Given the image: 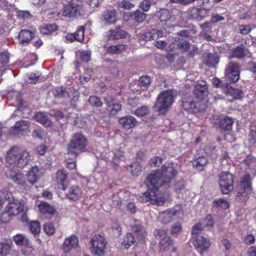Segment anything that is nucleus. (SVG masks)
Wrapping results in <instances>:
<instances>
[{
	"label": "nucleus",
	"mask_w": 256,
	"mask_h": 256,
	"mask_svg": "<svg viewBox=\"0 0 256 256\" xmlns=\"http://www.w3.org/2000/svg\"><path fill=\"white\" fill-rule=\"evenodd\" d=\"M192 162L193 166L198 171L202 170L207 164V161H192Z\"/></svg>",
	"instance_id": "obj_51"
},
{
	"label": "nucleus",
	"mask_w": 256,
	"mask_h": 256,
	"mask_svg": "<svg viewBox=\"0 0 256 256\" xmlns=\"http://www.w3.org/2000/svg\"><path fill=\"white\" fill-rule=\"evenodd\" d=\"M158 35L156 32V30L152 29L148 33L146 34V38L148 40H156L158 38Z\"/></svg>",
	"instance_id": "obj_60"
},
{
	"label": "nucleus",
	"mask_w": 256,
	"mask_h": 256,
	"mask_svg": "<svg viewBox=\"0 0 256 256\" xmlns=\"http://www.w3.org/2000/svg\"><path fill=\"white\" fill-rule=\"evenodd\" d=\"M112 228L114 234L116 236H120L122 234V227L118 224H114L112 226Z\"/></svg>",
	"instance_id": "obj_61"
},
{
	"label": "nucleus",
	"mask_w": 256,
	"mask_h": 256,
	"mask_svg": "<svg viewBox=\"0 0 256 256\" xmlns=\"http://www.w3.org/2000/svg\"><path fill=\"white\" fill-rule=\"evenodd\" d=\"M219 185L223 194H228L234 188V176L228 172H222L220 175Z\"/></svg>",
	"instance_id": "obj_8"
},
{
	"label": "nucleus",
	"mask_w": 256,
	"mask_h": 256,
	"mask_svg": "<svg viewBox=\"0 0 256 256\" xmlns=\"http://www.w3.org/2000/svg\"><path fill=\"white\" fill-rule=\"evenodd\" d=\"M78 246V240L77 237L74 235L66 238L62 244V249L64 253H68Z\"/></svg>",
	"instance_id": "obj_18"
},
{
	"label": "nucleus",
	"mask_w": 256,
	"mask_h": 256,
	"mask_svg": "<svg viewBox=\"0 0 256 256\" xmlns=\"http://www.w3.org/2000/svg\"><path fill=\"white\" fill-rule=\"evenodd\" d=\"M84 26H81L78 28L77 30L74 32L77 41L79 42H82L84 41Z\"/></svg>",
	"instance_id": "obj_47"
},
{
	"label": "nucleus",
	"mask_w": 256,
	"mask_h": 256,
	"mask_svg": "<svg viewBox=\"0 0 256 256\" xmlns=\"http://www.w3.org/2000/svg\"><path fill=\"white\" fill-rule=\"evenodd\" d=\"M104 100L110 114L114 115L121 110V105L116 102L111 96H107Z\"/></svg>",
	"instance_id": "obj_21"
},
{
	"label": "nucleus",
	"mask_w": 256,
	"mask_h": 256,
	"mask_svg": "<svg viewBox=\"0 0 256 256\" xmlns=\"http://www.w3.org/2000/svg\"><path fill=\"white\" fill-rule=\"evenodd\" d=\"M182 214V210L180 206H176L160 214V218L164 223H168L172 220L178 218Z\"/></svg>",
	"instance_id": "obj_12"
},
{
	"label": "nucleus",
	"mask_w": 256,
	"mask_h": 256,
	"mask_svg": "<svg viewBox=\"0 0 256 256\" xmlns=\"http://www.w3.org/2000/svg\"><path fill=\"white\" fill-rule=\"evenodd\" d=\"M66 196L69 200L76 201L81 198V190L79 187L76 186H70L68 189Z\"/></svg>",
	"instance_id": "obj_25"
},
{
	"label": "nucleus",
	"mask_w": 256,
	"mask_h": 256,
	"mask_svg": "<svg viewBox=\"0 0 256 256\" xmlns=\"http://www.w3.org/2000/svg\"><path fill=\"white\" fill-rule=\"evenodd\" d=\"M13 216H12L9 214L6 210L4 212H3L0 216V220L2 222L7 223L8 222L11 220L12 217Z\"/></svg>",
	"instance_id": "obj_54"
},
{
	"label": "nucleus",
	"mask_w": 256,
	"mask_h": 256,
	"mask_svg": "<svg viewBox=\"0 0 256 256\" xmlns=\"http://www.w3.org/2000/svg\"><path fill=\"white\" fill-rule=\"evenodd\" d=\"M214 203L218 207V208L222 209H226L228 208V202L224 199H219L218 200H215Z\"/></svg>",
	"instance_id": "obj_48"
},
{
	"label": "nucleus",
	"mask_w": 256,
	"mask_h": 256,
	"mask_svg": "<svg viewBox=\"0 0 256 256\" xmlns=\"http://www.w3.org/2000/svg\"><path fill=\"white\" fill-rule=\"evenodd\" d=\"M204 226L201 223H198L194 225L192 228V234L193 235L198 236L204 229Z\"/></svg>",
	"instance_id": "obj_56"
},
{
	"label": "nucleus",
	"mask_w": 256,
	"mask_h": 256,
	"mask_svg": "<svg viewBox=\"0 0 256 256\" xmlns=\"http://www.w3.org/2000/svg\"><path fill=\"white\" fill-rule=\"evenodd\" d=\"M248 140L251 146L256 145V131L251 130L249 134Z\"/></svg>",
	"instance_id": "obj_58"
},
{
	"label": "nucleus",
	"mask_w": 256,
	"mask_h": 256,
	"mask_svg": "<svg viewBox=\"0 0 256 256\" xmlns=\"http://www.w3.org/2000/svg\"><path fill=\"white\" fill-rule=\"evenodd\" d=\"M40 212L51 218L56 212V210L54 206L44 202H41L38 205Z\"/></svg>",
	"instance_id": "obj_24"
},
{
	"label": "nucleus",
	"mask_w": 256,
	"mask_h": 256,
	"mask_svg": "<svg viewBox=\"0 0 256 256\" xmlns=\"http://www.w3.org/2000/svg\"><path fill=\"white\" fill-rule=\"evenodd\" d=\"M132 230L134 235L132 233H128L122 242V245L126 249L134 244L135 242V236H136L138 241L143 240L145 238V231L141 225L135 224L132 226Z\"/></svg>",
	"instance_id": "obj_6"
},
{
	"label": "nucleus",
	"mask_w": 256,
	"mask_h": 256,
	"mask_svg": "<svg viewBox=\"0 0 256 256\" xmlns=\"http://www.w3.org/2000/svg\"><path fill=\"white\" fill-rule=\"evenodd\" d=\"M174 102L172 91L165 90L159 94L154 104L155 110L160 114H164Z\"/></svg>",
	"instance_id": "obj_3"
},
{
	"label": "nucleus",
	"mask_w": 256,
	"mask_h": 256,
	"mask_svg": "<svg viewBox=\"0 0 256 256\" xmlns=\"http://www.w3.org/2000/svg\"><path fill=\"white\" fill-rule=\"evenodd\" d=\"M12 179L14 182L19 185L22 186H26V178L22 174H16L12 176Z\"/></svg>",
	"instance_id": "obj_37"
},
{
	"label": "nucleus",
	"mask_w": 256,
	"mask_h": 256,
	"mask_svg": "<svg viewBox=\"0 0 256 256\" xmlns=\"http://www.w3.org/2000/svg\"><path fill=\"white\" fill-rule=\"evenodd\" d=\"M39 170L37 166L32 167L26 174L28 182L32 184H35L39 178Z\"/></svg>",
	"instance_id": "obj_26"
},
{
	"label": "nucleus",
	"mask_w": 256,
	"mask_h": 256,
	"mask_svg": "<svg viewBox=\"0 0 256 256\" xmlns=\"http://www.w3.org/2000/svg\"><path fill=\"white\" fill-rule=\"evenodd\" d=\"M149 112L148 108L146 106H142L137 108L134 112V114L138 116H142L148 114Z\"/></svg>",
	"instance_id": "obj_42"
},
{
	"label": "nucleus",
	"mask_w": 256,
	"mask_h": 256,
	"mask_svg": "<svg viewBox=\"0 0 256 256\" xmlns=\"http://www.w3.org/2000/svg\"><path fill=\"white\" fill-rule=\"evenodd\" d=\"M127 170L135 176H138L142 172V166L138 161H134L130 165H128Z\"/></svg>",
	"instance_id": "obj_30"
},
{
	"label": "nucleus",
	"mask_w": 256,
	"mask_h": 256,
	"mask_svg": "<svg viewBox=\"0 0 256 256\" xmlns=\"http://www.w3.org/2000/svg\"><path fill=\"white\" fill-rule=\"evenodd\" d=\"M234 120L229 117H226L220 122V126L222 130H230L232 129Z\"/></svg>",
	"instance_id": "obj_34"
},
{
	"label": "nucleus",
	"mask_w": 256,
	"mask_h": 256,
	"mask_svg": "<svg viewBox=\"0 0 256 256\" xmlns=\"http://www.w3.org/2000/svg\"><path fill=\"white\" fill-rule=\"evenodd\" d=\"M255 238L252 234H248L244 239V242L248 245H251L254 242Z\"/></svg>",
	"instance_id": "obj_64"
},
{
	"label": "nucleus",
	"mask_w": 256,
	"mask_h": 256,
	"mask_svg": "<svg viewBox=\"0 0 256 256\" xmlns=\"http://www.w3.org/2000/svg\"><path fill=\"white\" fill-rule=\"evenodd\" d=\"M225 87L226 88L225 92L226 94L232 96L234 98H240L242 96V90L234 88L228 84H226Z\"/></svg>",
	"instance_id": "obj_33"
},
{
	"label": "nucleus",
	"mask_w": 256,
	"mask_h": 256,
	"mask_svg": "<svg viewBox=\"0 0 256 256\" xmlns=\"http://www.w3.org/2000/svg\"><path fill=\"white\" fill-rule=\"evenodd\" d=\"M174 244V240L170 236H166V238L160 242V244L163 246L164 249L166 248L172 246Z\"/></svg>",
	"instance_id": "obj_46"
},
{
	"label": "nucleus",
	"mask_w": 256,
	"mask_h": 256,
	"mask_svg": "<svg viewBox=\"0 0 256 256\" xmlns=\"http://www.w3.org/2000/svg\"><path fill=\"white\" fill-rule=\"evenodd\" d=\"M87 144V138L83 134L80 132L74 133L68 144L67 153L68 154L76 156L80 153L84 152Z\"/></svg>",
	"instance_id": "obj_2"
},
{
	"label": "nucleus",
	"mask_w": 256,
	"mask_h": 256,
	"mask_svg": "<svg viewBox=\"0 0 256 256\" xmlns=\"http://www.w3.org/2000/svg\"><path fill=\"white\" fill-rule=\"evenodd\" d=\"M0 195L8 202V204L6 208V210L12 216L18 214V200L14 198L11 192L3 190L0 192Z\"/></svg>",
	"instance_id": "obj_9"
},
{
	"label": "nucleus",
	"mask_w": 256,
	"mask_h": 256,
	"mask_svg": "<svg viewBox=\"0 0 256 256\" xmlns=\"http://www.w3.org/2000/svg\"><path fill=\"white\" fill-rule=\"evenodd\" d=\"M194 94L197 98L200 99V102L203 103L206 100V106L207 105L208 100L206 96L208 94V86L204 81L198 82L195 86Z\"/></svg>",
	"instance_id": "obj_14"
},
{
	"label": "nucleus",
	"mask_w": 256,
	"mask_h": 256,
	"mask_svg": "<svg viewBox=\"0 0 256 256\" xmlns=\"http://www.w3.org/2000/svg\"><path fill=\"white\" fill-rule=\"evenodd\" d=\"M88 102L93 106L100 107L102 104V102L100 98L95 96H90L89 98Z\"/></svg>",
	"instance_id": "obj_41"
},
{
	"label": "nucleus",
	"mask_w": 256,
	"mask_h": 256,
	"mask_svg": "<svg viewBox=\"0 0 256 256\" xmlns=\"http://www.w3.org/2000/svg\"><path fill=\"white\" fill-rule=\"evenodd\" d=\"M30 230L32 233L36 235L40 233V222L37 220H34L30 224Z\"/></svg>",
	"instance_id": "obj_40"
},
{
	"label": "nucleus",
	"mask_w": 256,
	"mask_h": 256,
	"mask_svg": "<svg viewBox=\"0 0 256 256\" xmlns=\"http://www.w3.org/2000/svg\"><path fill=\"white\" fill-rule=\"evenodd\" d=\"M150 78L149 76H142L139 80L138 85L144 87H147L150 84Z\"/></svg>",
	"instance_id": "obj_49"
},
{
	"label": "nucleus",
	"mask_w": 256,
	"mask_h": 256,
	"mask_svg": "<svg viewBox=\"0 0 256 256\" xmlns=\"http://www.w3.org/2000/svg\"><path fill=\"white\" fill-rule=\"evenodd\" d=\"M251 186L250 175L246 174L236 187L237 192L236 198L242 201H246L252 192Z\"/></svg>",
	"instance_id": "obj_5"
},
{
	"label": "nucleus",
	"mask_w": 256,
	"mask_h": 256,
	"mask_svg": "<svg viewBox=\"0 0 256 256\" xmlns=\"http://www.w3.org/2000/svg\"><path fill=\"white\" fill-rule=\"evenodd\" d=\"M68 178V174L64 170H59L56 173V180L58 184L59 188L62 190H65V182Z\"/></svg>",
	"instance_id": "obj_27"
},
{
	"label": "nucleus",
	"mask_w": 256,
	"mask_h": 256,
	"mask_svg": "<svg viewBox=\"0 0 256 256\" xmlns=\"http://www.w3.org/2000/svg\"><path fill=\"white\" fill-rule=\"evenodd\" d=\"M80 58L84 62H88L90 59L91 52L90 50L80 51L79 52Z\"/></svg>",
	"instance_id": "obj_57"
},
{
	"label": "nucleus",
	"mask_w": 256,
	"mask_h": 256,
	"mask_svg": "<svg viewBox=\"0 0 256 256\" xmlns=\"http://www.w3.org/2000/svg\"><path fill=\"white\" fill-rule=\"evenodd\" d=\"M128 34L122 30L117 28L114 30H110L106 32V37L108 40H114L123 38L126 36Z\"/></svg>",
	"instance_id": "obj_22"
},
{
	"label": "nucleus",
	"mask_w": 256,
	"mask_h": 256,
	"mask_svg": "<svg viewBox=\"0 0 256 256\" xmlns=\"http://www.w3.org/2000/svg\"><path fill=\"white\" fill-rule=\"evenodd\" d=\"M29 156V154L25 150L14 147L7 154V160H24Z\"/></svg>",
	"instance_id": "obj_15"
},
{
	"label": "nucleus",
	"mask_w": 256,
	"mask_h": 256,
	"mask_svg": "<svg viewBox=\"0 0 256 256\" xmlns=\"http://www.w3.org/2000/svg\"><path fill=\"white\" fill-rule=\"evenodd\" d=\"M33 34L27 30H22L20 32L18 35L20 42L22 44H28L32 39Z\"/></svg>",
	"instance_id": "obj_29"
},
{
	"label": "nucleus",
	"mask_w": 256,
	"mask_h": 256,
	"mask_svg": "<svg viewBox=\"0 0 256 256\" xmlns=\"http://www.w3.org/2000/svg\"><path fill=\"white\" fill-rule=\"evenodd\" d=\"M246 50H244V46L241 45L240 46L230 49L228 53V58H242L246 56Z\"/></svg>",
	"instance_id": "obj_23"
},
{
	"label": "nucleus",
	"mask_w": 256,
	"mask_h": 256,
	"mask_svg": "<svg viewBox=\"0 0 256 256\" xmlns=\"http://www.w3.org/2000/svg\"><path fill=\"white\" fill-rule=\"evenodd\" d=\"M210 8L204 7H191L187 11L188 15L190 19L197 21H201L209 16Z\"/></svg>",
	"instance_id": "obj_10"
},
{
	"label": "nucleus",
	"mask_w": 256,
	"mask_h": 256,
	"mask_svg": "<svg viewBox=\"0 0 256 256\" xmlns=\"http://www.w3.org/2000/svg\"><path fill=\"white\" fill-rule=\"evenodd\" d=\"M251 28L248 25H242L240 26V33L242 34H246L251 31Z\"/></svg>",
	"instance_id": "obj_63"
},
{
	"label": "nucleus",
	"mask_w": 256,
	"mask_h": 256,
	"mask_svg": "<svg viewBox=\"0 0 256 256\" xmlns=\"http://www.w3.org/2000/svg\"><path fill=\"white\" fill-rule=\"evenodd\" d=\"M154 234L158 239L160 240V241L164 239V238H166L167 236L166 231L162 229L155 230L154 231Z\"/></svg>",
	"instance_id": "obj_50"
},
{
	"label": "nucleus",
	"mask_w": 256,
	"mask_h": 256,
	"mask_svg": "<svg viewBox=\"0 0 256 256\" xmlns=\"http://www.w3.org/2000/svg\"><path fill=\"white\" fill-rule=\"evenodd\" d=\"M34 118L45 126H49L51 125V122L48 120L47 116L44 112L36 113L34 116Z\"/></svg>",
	"instance_id": "obj_31"
},
{
	"label": "nucleus",
	"mask_w": 256,
	"mask_h": 256,
	"mask_svg": "<svg viewBox=\"0 0 256 256\" xmlns=\"http://www.w3.org/2000/svg\"><path fill=\"white\" fill-rule=\"evenodd\" d=\"M56 30V26L55 24H46V26L42 27L40 31L44 34H49L52 32Z\"/></svg>",
	"instance_id": "obj_38"
},
{
	"label": "nucleus",
	"mask_w": 256,
	"mask_h": 256,
	"mask_svg": "<svg viewBox=\"0 0 256 256\" xmlns=\"http://www.w3.org/2000/svg\"><path fill=\"white\" fill-rule=\"evenodd\" d=\"M108 242L106 238L100 234L94 235L90 241V251L96 256H104Z\"/></svg>",
	"instance_id": "obj_4"
},
{
	"label": "nucleus",
	"mask_w": 256,
	"mask_h": 256,
	"mask_svg": "<svg viewBox=\"0 0 256 256\" xmlns=\"http://www.w3.org/2000/svg\"><path fill=\"white\" fill-rule=\"evenodd\" d=\"M192 242L196 250L202 255L210 246L209 240L200 236H196L192 238Z\"/></svg>",
	"instance_id": "obj_16"
},
{
	"label": "nucleus",
	"mask_w": 256,
	"mask_h": 256,
	"mask_svg": "<svg viewBox=\"0 0 256 256\" xmlns=\"http://www.w3.org/2000/svg\"><path fill=\"white\" fill-rule=\"evenodd\" d=\"M171 16L170 12L167 10H164L161 12L160 20L162 22H168L170 20Z\"/></svg>",
	"instance_id": "obj_44"
},
{
	"label": "nucleus",
	"mask_w": 256,
	"mask_h": 256,
	"mask_svg": "<svg viewBox=\"0 0 256 256\" xmlns=\"http://www.w3.org/2000/svg\"><path fill=\"white\" fill-rule=\"evenodd\" d=\"M182 224L180 222L174 223L172 226L170 232L172 236H177L182 232Z\"/></svg>",
	"instance_id": "obj_39"
},
{
	"label": "nucleus",
	"mask_w": 256,
	"mask_h": 256,
	"mask_svg": "<svg viewBox=\"0 0 256 256\" xmlns=\"http://www.w3.org/2000/svg\"><path fill=\"white\" fill-rule=\"evenodd\" d=\"M190 42L186 40L180 42L178 44V46L182 52H187L190 48Z\"/></svg>",
	"instance_id": "obj_53"
},
{
	"label": "nucleus",
	"mask_w": 256,
	"mask_h": 256,
	"mask_svg": "<svg viewBox=\"0 0 256 256\" xmlns=\"http://www.w3.org/2000/svg\"><path fill=\"white\" fill-rule=\"evenodd\" d=\"M240 66L236 62H230L225 70L226 78L230 82H235L240 78Z\"/></svg>",
	"instance_id": "obj_11"
},
{
	"label": "nucleus",
	"mask_w": 256,
	"mask_h": 256,
	"mask_svg": "<svg viewBox=\"0 0 256 256\" xmlns=\"http://www.w3.org/2000/svg\"><path fill=\"white\" fill-rule=\"evenodd\" d=\"M14 241L18 246L27 245L28 244V240L24 235L18 234L14 236Z\"/></svg>",
	"instance_id": "obj_35"
},
{
	"label": "nucleus",
	"mask_w": 256,
	"mask_h": 256,
	"mask_svg": "<svg viewBox=\"0 0 256 256\" xmlns=\"http://www.w3.org/2000/svg\"><path fill=\"white\" fill-rule=\"evenodd\" d=\"M138 200L142 202H150L152 204L161 206L164 203L166 199L160 196L158 192L148 188L146 192L140 196Z\"/></svg>",
	"instance_id": "obj_7"
},
{
	"label": "nucleus",
	"mask_w": 256,
	"mask_h": 256,
	"mask_svg": "<svg viewBox=\"0 0 256 256\" xmlns=\"http://www.w3.org/2000/svg\"><path fill=\"white\" fill-rule=\"evenodd\" d=\"M30 122L28 120H20L16 122L10 129V132L15 136H20L28 130Z\"/></svg>",
	"instance_id": "obj_17"
},
{
	"label": "nucleus",
	"mask_w": 256,
	"mask_h": 256,
	"mask_svg": "<svg viewBox=\"0 0 256 256\" xmlns=\"http://www.w3.org/2000/svg\"><path fill=\"white\" fill-rule=\"evenodd\" d=\"M44 230L48 235H52L55 231L53 224L51 223L46 224L44 226Z\"/></svg>",
	"instance_id": "obj_52"
},
{
	"label": "nucleus",
	"mask_w": 256,
	"mask_h": 256,
	"mask_svg": "<svg viewBox=\"0 0 256 256\" xmlns=\"http://www.w3.org/2000/svg\"><path fill=\"white\" fill-rule=\"evenodd\" d=\"M206 64L210 66H214L218 62V58L216 54H206L204 56Z\"/></svg>",
	"instance_id": "obj_32"
},
{
	"label": "nucleus",
	"mask_w": 256,
	"mask_h": 256,
	"mask_svg": "<svg viewBox=\"0 0 256 256\" xmlns=\"http://www.w3.org/2000/svg\"><path fill=\"white\" fill-rule=\"evenodd\" d=\"M176 171L172 166H162L161 170H156L149 174L146 182L147 188L159 194V188H167L170 186Z\"/></svg>",
	"instance_id": "obj_1"
},
{
	"label": "nucleus",
	"mask_w": 256,
	"mask_h": 256,
	"mask_svg": "<svg viewBox=\"0 0 256 256\" xmlns=\"http://www.w3.org/2000/svg\"><path fill=\"white\" fill-rule=\"evenodd\" d=\"M214 224V219L212 216L210 214H208L206 216V217L204 222V224L206 226H210L212 227Z\"/></svg>",
	"instance_id": "obj_62"
},
{
	"label": "nucleus",
	"mask_w": 256,
	"mask_h": 256,
	"mask_svg": "<svg viewBox=\"0 0 256 256\" xmlns=\"http://www.w3.org/2000/svg\"><path fill=\"white\" fill-rule=\"evenodd\" d=\"M118 122L122 128L130 130L136 126L138 122L134 117L128 116L120 118L118 120Z\"/></svg>",
	"instance_id": "obj_20"
},
{
	"label": "nucleus",
	"mask_w": 256,
	"mask_h": 256,
	"mask_svg": "<svg viewBox=\"0 0 256 256\" xmlns=\"http://www.w3.org/2000/svg\"><path fill=\"white\" fill-rule=\"evenodd\" d=\"M118 4L119 7L123 8L125 10H130L134 8V4L130 3L128 1L124 0L120 2H118Z\"/></svg>",
	"instance_id": "obj_55"
},
{
	"label": "nucleus",
	"mask_w": 256,
	"mask_h": 256,
	"mask_svg": "<svg viewBox=\"0 0 256 256\" xmlns=\"http://www.w3.org/2000/svg\"><path fill=\"white\" fill-rule=\"evenodd\" d=\"M102 22L105 24H110L116 22V11L106 10L104 12L102 18Z\"/></svg>",
	"instance_id": "obj_28"
},
{
	"label": "nucleus",
	"mask_w": 256,
	"mask_h": 256,
	"mask_svg": "<svg viewBox=\"0 0 256 256\" xmlns=\"http://www.w3.org/2000/svg\"><path fill=\"white\" fill-rule=\"evenodd\" d=\"M9 61L8 56L4 54H0V68H4Z\"/></svg>",
	"instance_id": "obj_59"
},
{
	"label": "nucleus",
	"mask_w": 256,
	"mask_h": 256,
	"mask_svg": "<svg viewBox=\"0 0 256 256\" xmlns=\"http://www.w3.org/2000/svg\"><path fill=\"white\" fill-rule=\"evenodd\" d=\"M126 49V45L123 44H118L116 46H111L108 48L109 52L112 54L120 53Z\"/></svg>",
	"instance_id": "obj_36"
},
{
	"label": "nucleus",
	"mask_w": 256,
	"mask_h": 256,
	"mask_svg": "<svg viewBox=\"0 0 256 256\" xmlns=\"http://www.w3.org/2000/svg\"><path fill=\"white\" fill-rule=\"evenodd\" d=\"M182 107L186 111L190 113H196L202 111L206 108V100L202 104L200 102V101L198 102L192 100L184 101Z\"/></svg>",
	"instance_id": "obj_13"
},
{
	"label": "nucleus",
	"mask_w": 256,
	"mask_h": 256,
	"mask_svg": "<svg viewBox=\"0 0 256 256\" xmlns=\"http://www.w3.org/2000/svg\"><path fill=\"white\" fill-rule=\"evenodd\" d=\"M10 250V246L6 243L0 242V255L6 256Z\"/></svg>",
	"instance_id": "obj_43"
},
{
	"label": "nucleus",
	"mask_w": 256,
	"mask_h": 256,
	"mask_svg": "<svg viewBox=\"0 0 256 256\" xmlns=\"http://www.w3.org/2000/svg\"><path fill=\"white\" fill-rule=\"evenodd\" d=\"M132 17L136 22H141L146 18V15L144 13L137 10L133 14Z\"/></svg>",
	"instance_id": "obj_45"
},
{
	"label": "nucleus",
	"mask_w": 256,
	"mask_h": 256,
	"mask_svg": "<svg viewBox=\"0 0 256 256\" xmlns=\"http://www.w3.org/2000/svg\"><path fill=\"white\" fill-rule=\"evenodd\" d=\"M82 8V6L77 4H70L64 6L63 10V14L65 16L69 18L78 14H81L80 10Z\"/></svg>",
	"instance_id": "obj_19"
}]
</instances>
